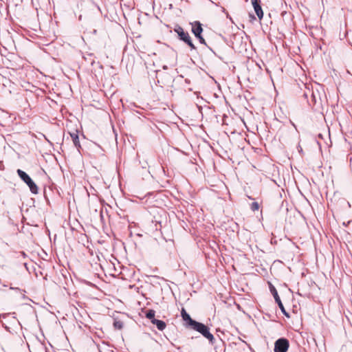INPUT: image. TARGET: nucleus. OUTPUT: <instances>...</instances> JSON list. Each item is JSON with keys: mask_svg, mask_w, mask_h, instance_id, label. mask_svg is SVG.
Returning <instances> with one entry per match:
<instances>
[{"mask_svg": "<svg viewBox=\"0 0 352 352\" xmlns=\"http://www.w3.org/2000/svg\"><path fill=\"white\" fill-rule=\"evenodd\" d=\"M254 11L259 19H261L263 16V10L258 3V0H251Z\"/></svg>", "mask_w": 352, "mask_h": 352, "instance_id": "nucleus-8", "label": "nucleus"}, {"mask_svg": "<svg viewBox=\"0 0 352 352\" xmlns=\"http://www.w3.org/2000/svg\"><path fill=\"white\" fill-rule=\"evenodd\" d=\"M270 289L271 293L272 294V295L275 299L276 302H277V304L278 305V307L281 309L282 312L284 314L287 316V314L286 313L284 306H283V305L280 300V298L278 294L277 290L272 284H270Z\"/></svg>", "mask_w": 352, "mask_h": 352, "instance_id": "nucleus-7", "label": "nucleus"}, {"mask_svg": "<svg viewBox=\"0 0 352 352\" xmlns=\"http://www.w3.org/2000/svg\"><path fill=\"white\" fill-rule=\"evenodd\" d=\"M250 208L252 211H256L259 208V205L257 202H253L252 203Z\"/></svg>", "mask_w": 352, "mask_h": 352, "instance_id": "nucleus-14", "label": "nucleus"}, {"mask_svg": "<svg viewBox=\"0 0 352 352\" xmlns=\"http://www.w3.org/2000/svg\"><path fill=\"white\" fill-rule=\"evenodd\" d=\"M38 334L34 335L32 331H27V334H23V337L26 340L27 344L30 346L38 344L41 347L45 345V337L43 331H38Z\"/></svg>", "mask_w": 352, "mask_h": 352, "instance_id": "nucleus-2", "label": "nucleus"}, {"mask_svg": "<svg viewBox=\"0 0 352 352\" xmlns=\"http://www.w3.org/2000/svg\"><path fill=\"white\" fill-rule=\"evenodd\" d=\"M206 338L208 339L211 344L214 343V338L213 335L210 333V331H199Z\"/></svg>", "mask_w": 352, "mask_h": 352, "instance_id": "nucleus-11", "label": "nucleus"}, {"mask_svg": "<svg viewBox=\"0 0 352 352\" xmlns=\"http://www.w3.org/2000/svg\"><path fill=\"white\" fill-rule=\"evenodd\" d=\"M181 315L186 327L193 330H209L205 324L192 320L184 308L182 309Z\"/></svg>", "mask_w": 352, "mask_h": 352, "instance_id": "nucleus-1", "label": "nucleus"}, {"mask_svg": "<svg viewBox=\"0 0 352 352\" xmlns=\"http://www.w3.org/2000/svg\"><path fill=\"white\" fill-rule=\"evenodd\" d=\"M19 177L29 186L30 191L34 194L38 193V187L30 176L21 169L17 170Z\"/></svg>", "mask_w": 352, "mask_h": 352, "instance_id": "nucleus-3", "label": "nucleus"}, {"mask_svg": "<svg viewBox=\"0 0 352 352\" xmlns=\"http://www.w3.org/2000/svg\"><path fill=\"white\" fill-rule=\"evenodd\" d=\"M70 136L72 139V141H73L75 146L77 148L80 147V141H79V138H78V133H70Z\"/></svg>", "mask_w": 352, "mask_h": 352, "instance_id": "nucleus-10", "label": "nucleus"}, {"mask_svg": "<svg viewBox=\"0 0 352 352\" xmlns=\"http://www.w3.org/2000/svg\"><path fill=\"white\" fill-rule=\"evenodd\" d=\"M155 311L153 309H149L146 314V317L150 320V321H151L152 320H154L155 318Z\"/></svg>", "mask_w": 352, "mask_h": 352, "instance_id": "nucleus-12", "label": "nucleus"}, {"mask_svg": "<svg viewBox=\"0 0 352 352\" xmlns=\"http://www.w3.org/2000/svg\"><path fill=\"white\" fill-rule=\"evenodd\" d=\"M113 327L116 329H121L124 327L123 322L121 320H115L113 322Z\"/></svg>", "mask_w": 352, "mask_h": 352, "instance_id": "nucleus-13", "label": "nucleus"}, {"mask_svg": "<svg viewBox=\"0 0 352 352\" xmlns=\"http://www.w3.org/2000/svg\"><path fill=\"white\" fill-rule=\"evenodd\" d=\"M154 339L155 340L156 342H158V343L160 342V341H158V340H156L155 338H154Z\"/></svg>", "mask_w": 352, "mask_h": 352, "instance_id": "nucleus-15", "label": "nucleus"}, {"mask_svg": "<svg viewBox=\"0 0 352 352\" xmlns=\"http://www.w3.org/2000/svg\"><path fill=\"white\" fill-rule=\"evenodd\" d=\"M192 32L195 34V36L199 40V42L202 44H206L205 39L201 36V32L203 31L201 24L199 21H195L192 24Z\"/></svg>", "mask_w": 352, "mask_h": 352, "instance_id": "nucleus-6", "label": "nucleus"}, {"mask_svg": "<svg viewBox=\"0 0 352 352\" xmlns=\"http://www.w3.org/2000/svg\"><path fill=\"white\" fill-rule=\"evenodd\" d=\"M25 253L24 252H22V256H25Z\"/></svg>", "mask_w": 352, "mask_h": 352, "instance_id": "nucleus-16", "label": "nucleus"}, {"mask_svg": "<svg viewBox=\"0 0 352 352\" xmlns=\"http://www.w3.org/2000/svg\"><path fill=\"white\" fill-rule=\"evenodd\" d=\"M175 31L177 33L179 38L185 42L192 50L195 49V46L192 43L189 34L187 32H184V29L179 26L175 29Z\"/></svg>", "mask_w": 352, "mask_h": 352, "instance_id": "nucleus-4", "label": "nucleus"}, {"mask_svg": "<svg viewBox=\"0 0 352 352\" xmlns=\"http://www.w3.org/2000/svg\"><path fill=\"white\" fill-rule=\"evenodd\" d=\"M289 346V340L285 338H278L274 343V352H287Z\"/></svg>", "mask_w": 352, "mask_h": 352, "instance_id": "nucleus-5", "label": "nucleus"}, {"mask_svg": "<svg viewBox=\"0 0 352 352\" xmlns=\"http://www.w3.org/2000/svg\"><path fill=\"white\" fill-rule=\"evenodd\" d=\"M151 322L156 325L157 328L159 330H164L166 327V323L164 321L157 320L155 318H154V320H152Z\"/></svg>", "mask_w": 352, "mask_h": 352, "instance_id": "nucleus-9", "label": "nucleus"}]
</instances>
